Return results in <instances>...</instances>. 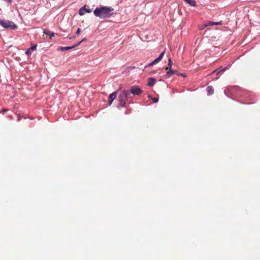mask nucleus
<instances>
[{
  "label": "nucleus",
  "mask_w": 260,
  "mask_h": 260,
  "mask_svg": "<svg viewBox=\"0 0 260 260\" xmlns=\"http://www.w3.org/2000/svg\"><path fill=\"white\" fill-rule=\"evenodd\" d=\"M113 10L112 7L102 6L95 8L93 11V14L96 17L101 18H109L112 16Z\"/></svg>",
  "instance_id": "nucleus-1"
},
{
  "label": "nucleus",
  "mask_w": 260,
  "mask_h": 260,
  "mask_svg": "<svg viewBox=\"0 0 260 260\" xmlns=\"http://www.w3.org/2000/svg\"><path fill=\"white\" fill-rule=\"evenodd\" d=\"M130 95L128 91L124 90L121 91L119 96H118V101H119V107H124L126 101Z\"/></svg>",
  "instance_id": "nucleus-2"
},
{
  "label": "nucleus",
  "mask_w": 260,
  "mask_h": 260,
  "mask_svg": "<svg viewBox=\"0 0 260 260\" xmlns=\"http://www.w3.org/2000/svg\"><path fill=\"white\" fill-rule=\"evenodd\" d=\"M0 25L6 28L15 29L17 28L14 22L6 20H0Z\"/></svg>",
  "instance_id": "nucleus-3"
},
{
  "label": "nucleus",
  "mask_w": 260,
  "mask_h": 260,
  "mask_svg": "<svg viewBox=\"0 0 260 260\" xmlns=\"http://www.w3.org/2000/svg\"><path fill=\"white\" fill-rule=\"evenodd\" d=\"M129 93H132L135 95H139L142 94L143 91L141 88L136 86L131 87Z\"/></svg>",
  "instance_id": "nucleus-4"
},
{
  "label": "nucleus",
  "mask_w": 260,
  "mask_h": 260,
  "mask_svg": "<svg viewBox=\"0 0 260 260\" xmlns=\"http://www.w3.org/2000/svg\"><path fill=\"white\" fill-rule=\"evenodd\" d=\"M165 52H166V49H165V50H164L162 52H161V53L159 55V56H158V58L155 59L152 62H151L150 63H149L148 65V67H150V66H152L153 65L156 64L158 62H159L161 60L162 57L164 56Z\"/></svg>",
  "instance_id": "nucleus-5"
},
{
  "label": "nucleus",
  "mask_w": 260,
  "mask_h": 260,
  "mask_svg": "<svg viewBox=\"0 0 260 260\" xmlns=\"http://www.w3.org/2000/svg\"><path fill=\"white\" fill-rule=\"evenodd\" d=\"M80 45V43H77L75 45H74L72 46H70V47H59L58 48V51H66V50H68L69 49H72Z\"/></svg>",
  "instance_id": "nucleus-6"
},
{
  "label": "nucleus",
  "mask_w": 260,
  "mask_h": 260,
  "mask_svg": "<svg viewBox=\"0 0 260 260\" xmlns=\"http://www.w3.org/2000/svg\"><path fill=\"white\" fill-rule=\"evenodd\" d=\"M222 24V21L213 22L208 21L206 23L204 24V27L211 25H221Z\"/></svg>",
  "instance_id": "nucleus-7"
},
{
  "label": "nucleus",
  "mask_w": 260,
  "mask_h": 260,
  "mask_svg": "<svg viewBox=\"0 0 260 260\" xmlns=\"http://www.w3.org/2000/svg\"><path fill=\"white\" fill-rule=\"evenodd\" d=\"M116 96H117L116 92H113L112 93H111V94L109 95L108 103L110 105L112 104L113 100L116 99Z\"/></svg>",
  "instance_id": "nucleus-8"
},
{
  "label": "nucleus",
  "mask_w": 260,
  "mask_h": 260,
  "mask_svg": "<svg viewBox=\"0 0 260 260\" xmlns=\"http://www.w3.org/2000/svg\"><path fill=\"white\" fill-rule=\"evenodd\" d=\"M37 45H34L32 46L31 48H29L25 52V54L27 55H29V54H31L32 52H33L34 50H35L37 49Z\"/></svg>",
  "instance_id": "nucleus-9"
},
{
  "label": "nucleus",
  "mask_w": 260,
  "mask_h": 260,
  "mask_svg": "<svg viewBox=\"0 0 260 260\" xmlns=\"http://www.w3.org/2000/svg\"><path fill=\"white\" fill-rule=\"evenodd\" d=\"M156 83V79L153 78H149L148 79L147 85L149 87H152Z\"/></svg>",
  "instance_id": "nucleus-10"
},
{
  "label": "nucleus",
  "mask_w": 260,
  "mask_h": 260,
  "mask_svg": "<svg viewBox=\"0 0 260 260\" xmlns=\"http://www.w3.org/2000/svg\"><path fill=\"white\" fill-rule=\"evenodd\" d=\"M177 73L178 72L177 70H173L172 69H170L167 71L166 76H167L169 78L173 74H177Z\"/></svg>",
  "instance_id": "nucleus-11"
},
{
  "label": "nucleus",
  "mask_w": 260,
  "mask_h": 260,
  "mask_svg": "<svg viewBox=\"0 0 260 260\" xmlns=\"http://www.w3.org/2000/svg\"><path fill=\"white\" fill-rule=\"evenodd\" d=\"M206 90H207V92L208 93V95L213 94V93H214V89H213V87L212 86H209L207 87V89H206Z\"/></svg>",
  "instance_id": "nucleus-12"
},
{
  "label": "nucleus",
  "mask_w": 260,
  "mask_h": 260,
  "mask_svg": "<svg viewBox=\"0 0 260 260\" xmlns=\"http://www.w3.org/2000/svg\"><path fill=\"white\" fill-rule=\"evenodd\" d=\"M185 2L186 3L189 4L190 5L192 6H196V2L194 0H184Z\"/></svg>",
  "instance_id": "nucleus-13"
},
{
  "label": "nucleus",
  "mask_w": 260,
  "mask_h": 260,
  "mask_svg": "<svg viewBox=\"0 0 260 260\" xmlns=\"http://www.w3.org/2000/svg\"><path fill=\"white\" fill-rule=\"evenodd\" d=\"M172 66V61H171V60L170 59L169 60V63H168V66L165 69L166 71H168L169 70H170L171 69V67Z\"/></svg>",
  "instance_id": "nucleus-14"
},
{
  "label": "nucleus",
  "mask_w": 260,
  "mask_h": 260,
  "mask_svg": "<svg viewBox=\"0 0 260 260\" xmlns=\"http://www.w3.org/2000/svg\"><path fill=\"white\" fill-rule=\"evenodd\" d=\"M85 6L82 7L79 10V14L81 16L84 15L85 14Z\"/></svg>",
  "instance_id": "nucleus-15"
},
{
  "label": "nucleus",
  "mask_w": 260,
  "mask_h": 260,
  "mask_svg": "<svg viewBox=\"0 0 260 260\" xmlns=\"http://www.w3.org/2000/svg\"><path fill=\"white\" fill-rule=\"evenodd\" d=\"M47 36H50V37H52L54 36V32H51L50 31H44V32Z\"/></svg>",
  "instance_id": "nucleus-16"
},
{
  "label": "nucleus",
  "mask_w": 260,
  "mask_h": 260,
  "mask_svg": "<svg viewBox=\"0 0 260 260\" xmlns=\"http://www.w3.org/2000/svg\"><path fill=\"white\" fill-rule=\"evenodd\" d=\"M84 11L87 13H90L91 12V10L90 9H87L85 8Z\"/></svg>",
  "instance_id": "nucleus-17"
},
{
  "label": "nucleus",
  "mask_w": 260,
  "mask_h": 260,
  "mask_svg": "<svg viewBox=\"0 0 260 260\" xmlns=\"http://www.w3.org/2000/svg\"><path fill=\"white\" fill-rule=\"evenodd\" d=\"M152 101H153V103H157L158 102V99H156V98H153L152 99Z\"/></svg>",
  "instance_id": "nucleus-18"
},
{
  "label": "nucleus",
  "mask_w": 260,
  "mask_h": 260,
  "mask_svg": "<svg viewBox=\"0 0 260 260\" xmlns=\"http://www.w3.org/2000/svg\"><path fill=\"white\" fill-rule=\"evenodd\" d=\"M87 41V39L86 38H84L83 39H82L81 40V41L78 42V43H80V44L82 43V42H84L85 41Z\"/></svg>",
  "instance_id": "nucleus-19"
},
{
  "label": "nucleus",
  "mask_w": 260,
  "mask_h": 260,
  "mask_svg": "<svg viewBox=\"0 0 260 260\" xmlns=\"http://www.w3.org/2000/svg\"><path fill=\"white\" fill-rule=\"evenodd\" d=\"M80 32H81V29H80V28H78L77 30L76 34L78 35V34H80Z\"/></svg>",
  "instance_id": "nucleus-20"
},
{
  "label": "nucleus",
  "mask_w": 260,
  "mask_h": 260,
  "mask_svg": "<svg viewBox=\"0 0 260 260\" xmlns=\"http://www.w3.org/2000/svg\"><path fill=\"white\" fill-rule=\"evenodd\" d=\"M3 111H4V112L7 111V109H4V110H3Z\"/></svg>",
  "instance_id": "nucleus-21"
},
{
  "label": "nucleus",
  "mask_w": 260,
  "mask_h": 260,
  "mask_svg": "<svg viewBox=\"0 0 260 260\" xmlns=\"http://www.w3.org/2000/svg\"><path fill=\"white\" fill-rule=\"evenodd\" d=\"M181 76H184V77H185V76H186L185 75H183V74H181Z\"/></svg>",
  "instance_id": "nucleus-22"
}]
</instances>
